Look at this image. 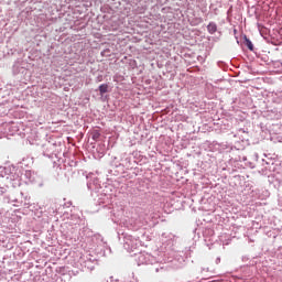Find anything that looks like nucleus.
<instances>
[{"mask_svg":"<svg viewBox=\"0 0 282 282\" xmlns=\"http://www.w3.org/2000/svg\"><path fill=\"white\" fill-rule=\"evenodd\" d=\"M108 89H109V85H107V84H101V85L99 86L100 95L102 96L104 94H107Z\"/></svg>","mask_w":282,"mask_h":282,"instance_id":"nucleus-2","label":"nucleus"},{"mask_svg":"<svg viewBox=\"0 0 282 282\" xmlns=\"http://www.w3.org/2000/svg\"><path fill=\"white\" fill-rule=\"evenodd\" d=\"M207 31L209 32V34H215V32H217V24L215 22H210L207 25Z\"/></svg>","mask_w":282,"mask_h":282,"instance_id":"nucleus-1","label":"nucleus"},{"mask_svg":"<svg viewBox=\"0 0 282 282\" xmlns=\"http://www.w3.org/2000/svg\"><path fill=\"white\" fill-rule=\"evenodd\" d=\"M246 45H247L248 50H250V52H252V50H254V45H252V41H250L249 39H246Z\"/></svg>","mask_w":282,"mask_h":282,"instance_id":"nucleus-3","label":"nucleus"},{"mask_svg":"<svg viewBox=\"0 0 282 282\" xmlns=\"http://www.w3.org/2000/svg\"><path fill=\"white\" fill-rule=\"evenodd\" d=\"M98 138H100V133L95 132L94 135H93V140H98Z\"/></svg>","mask_w":282,"mask_h":282,"instance_id":"nucleus-4","label":"nucleus"}]
</instances>
